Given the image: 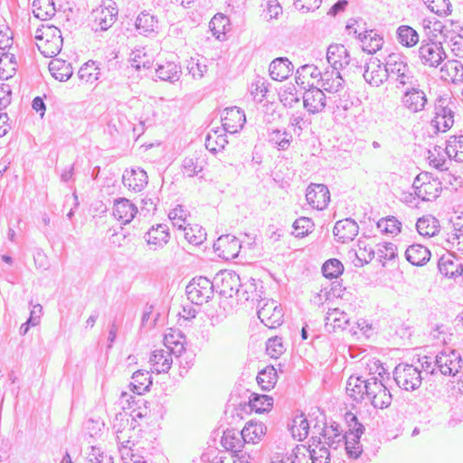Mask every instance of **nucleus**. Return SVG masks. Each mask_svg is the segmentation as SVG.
I'll return each instance as SVG.
<instances>
[{"label":"nucleus","instance_id":"obj_59","mask_svg":"<svg viewBox=\"0 0 463 463\" xmlns=\"http://www.w3.org/2000/svg\"><path fill=\"white\" fill-rule=\"evenodd\" d=\"M376 254L381 262L393 260L397 253V247L392 242H384L377 245Z\"/></svg>","mask_w":463,"mask_h":463},{"label":"nucleus","instance_id":"obj_9","mask_svg":"<svg viewBox=\"0 0 463 463\" xmlns=\"http://www.w3.org/2000/svg\"><path fill=\"white\" fill-rule=\"evenodd\" d=\"M455 103L449 98H439L435 103V118L433 123L437 129L446 132L454 124Z\"/></svg>","mask_w":463,"mask_h":463},{"label":"nucleus","instance_id":"obj_15","mask_svg":"<svg viewBox=\"0 0 463 463\" xmlns=\"http://www.w3.org/2000/svg\"><path fill=\"white\" fill-rule=\"evenodd\" d=\"M306 199L314 209L324 210L330 202V193L325 184H311L307 189Z\"/></svg>","mask_w":463,"mask_h":463},{"label":"nucleus","instance_id":"obj_41","mask_svg":"<svg viewBox=\"0 0 463 463\" xmlns=\"http://www.w3.org/2000/svg\"><path fill=\"white\" fill-rule=\"evenodd\" d=\"M416 228L420 235L432 237L439 232V224L435 217L427 215L418 219Z\"/></svg>","mask_w":463,"mask_h":463},{"label":"nucleus","instance_id":"obj_43","mask_svg":"<svg viewBox=\"0 0 463 463\" xmlns=\"http://www.w3.org/2000/svg\"><path fill=\"white\" fill-rule=\"evenodd\" d=\"M204 167V161L200 159L197 155H192L184 157L182 164L183 173L188 177H194L199 175Z\"/></svg>","mask_w":463,"mask_h":463},{"label":"nucleus","instance_id":"obj_36","mask_svg":"<svg viewBox=\"0 0 463 463\" xmlns=\"http://www.w3.org/2000/svg\"><path fill=\"white\" fill-rule=\"evenodd\" d=\"M407 260L414 266H422L430 260V252L421 244H413L405 251Z\"/></svg>","mask_w":463,"mask_h":463},{"label":"nucleus","instance_id":"obj_34","mask_svg":"<svg viewBox=\"0 0 463 463\" xmlns=\"http://www.w3.org/2000/svg\"><path fill=\"white\" fill-rule=\"evenodd\" d=\"M294 66L287 58H277L269 65L270 77L275 80H286L293 71Z\"/></svg>","mask_w":463,"mask_h":463},{"label":"nucleus","instance_id":"obj_27","mask_svg":"<svg viewBox=\"0 0 463 463\" xmlns=\"http://www.w3.org/2000/svg\"><path fill=\"white\" fill-rule=\"evenodd\" d=\"M137 213V206L128 199L118 198L114 202L113 215L123 223L130 222Z\"/></svg>","mask_w":463,"mask_h":463},{"label":"nucleus","instance_id":"obj_61","mask_svg":"<svg viewBox=\"0 0 463 463\" xmlns=\"http://www.w3.org/2000/svg\"><path fill=\"white\" fill-rule=\"evenodd\" d=\"M186 69L194 80H200L207 71V65L200 62L199 60L191 58L189 61H187Z\"/></svg>","mask_w":463,"mask_h":463},{"label":"nucleus","instance_id":"obj_30","mask_svg":"<svg viewBox=\"0 0 463 463\" xmlns=\"http://www.w3.org/2000/svg\"><path fill=\"white\" fill-rule=\"evenodd\" d=\"M309 455L311 463H330V452L326 445H323L322 438L312 436L310 439Z\"/></svg>","mask_w":463,"mask_h":463},{"label":"nucleus","instance_id":"obj_56","mask_svg":"<svg viewBox=\"0 0 463 463\" xmlns=\"http://www.w3.org/2000/svg\"><path fill=\"white\" fill-rule=\"evenodd\" d=\"M285 347L280 337L275 336L268 339L266 344L267 354L271 358L278 359L285 352Z\"/></svg>","mask_w":463,"mask_h":463},{"label":"nucleus","instance_id":"obj_32","mask_svg":"<svg viewBox=\"0 0 463 463\" xmlns=\"http://www.w3.org/2000/svg\"><path fill=\"white\" fill-rule=\"evenodd\" d=\"M368 379H363L361 376L352 375L346 383V393L354 402H360L365 400Z\"/></svg>","mask_w":463,"mask_h":463},{"label":"nucleus","instance_id":"obj_54","mask_svg":"<svg viewBox=\"0 0 463 463\" xmlns=\"http://www.w3.org/2000/svg\"><path fill=\"white\" fill-rule=\"evenodd\" d=\"M345 420L349 428V430L345 432V438L360 439L364 430V425L358 421L357 417L353 413H346Z\"/></svg>","mask_w":463,"mask_h":463},{"label":"nucleus","instance_id":"obj_48","mask_svg":"<svg viewBox=\"0 0 463 463\" xmlns=\"http://www.w3.org/2000/svg\"><path fill=\"white\" fill-rule=\"evenodd\" d=\"M273 399L266 394L251 393L249 401V406L251 411L258 413L268 411L272 408Z\"/></svg>","mask_w":463,"mask_h":463},{"label":"nucleus","instance_id":"obj_33","mask_svg":"<svg viewBox=\"0 0 463 463\" xmlns=\"http://www.w3.org/2000/svg\"><path fill=\"white\" fill-rule=\"evenodd\" d=\"M440 78L452 83L463 82V65L458 61H448L440 69Z\"/></svg>","mask_w":463,"mask_h":463},{"label":"nucleus","instance_id":"obj_57","mask_svg":"<svg viewBox=\"0 0 463 463\" xmlns=\"http://www.w3.org/2000/svg\"><path fill=\"white\" fill-rule=\"evenodd\" d=\"M216 134L217 132H214V136L208 134L205 138V147L214 154L222 150L228 143L225 137L222 135L216 136Z\"/></svg>","mask_w":463,"mask_h":463},{"label":"nucleus","instance_id":"obj_53","mask_svg":"<svg viewBox=\"0 0 463 463\" xmlns=\"http://www.w3.org/2000/svg\"><path fill=\"white\" fill-rule=\"evenodd\" d=\"M377 227L385 233L396 235L401 232L402 222L394 216H388L380 219Z\"/></svg>","mask_w":463,"mask_h":463},{"label":"nucleus","instance_id":"obj_13","mask_svg":"<svg viewBox=\"0 0 463 463\" xmlns=\"http://www.w3.org/2000/svg\"><path fill=\"white\" fill-rule=\"evenodd\" d=\"M364 78L365 81L373 87L381 86L389 78L386 62L383 66V63L378 58L371 57L366 62Z\"/></svg>","mask_w":463,"mask_h":463},{"label":"nucleus","instance_id":"obj_2","mask_svg":"<svg viewBox=\"0 0 463 463\" xmlns=\"http://www.w3.org/2000/svg\"><path fill=\"white\" fill-rule=\"evenodd\" d=\"M37 47L45 57H54L61 50L63 39L61 30L53 25L43 24L35 34Z\"/></svg>","mask_w":463,"mask_h":463},{"label":"nucleus","instance_id":"obj_25","mask_svg":"<svg viewBox=\"0 0 463 463\" xmlns=\"http://www.w3.org/2000/svg\"><path fill=\"white\" fill-rule=\"evenodd\" d=\"M318 82H320L321 88L331 93L338 92L344 87L340 71L334 68H327L325 71H321Z\"/></svg>","mask_w":463,"mask_h":463},{"label":"nucleus","instance_id":"obj_47","mask_svg":"<svg viewBox=\"0 0 463 463\" xmlns=\"http://www.w3.org/2000/svg\"><path fill=\"white\" fill-rule=\"evenodd\" d=\"M398 42L406 47H412L419 43L418 33L409 25H401L397 29Z\"/></svg>","mask_w":463,"mask_h":463},{"label":"nucleus","instance_id":"obj_16","mask_svg":"<svg viewBox=\"0 0 463 463\" xmlns=\"http://www.w3.org/2000/svg\"><path fill=\"white\" fill-rule=\"evenodd\" d=\"M246 122L244 112L237 107L226 108L222 115L223 129L231 134L241 130Z\"/></svg>","mask_w":463,"mask_h":463},{"label":"nucleus","instance_id":"obj_37","mask_svg":"<svg viewBox=\"0 0 463 463\" xmlns=\"http://www.w3.org/2000/svg\"><path fill=\"white\" fill-rule=\"evenodd\" d=\"M49 71L52 77L59 81L68 80L73 70L70 63L61 59H54L49 63Z\"/></svg>","mask_w":463,"mask_h":463},{"label":"nucleus","instance_id":"obj_21","mask_svg":"<svg viewBox=\"0 0 463 463\" xmlns=\"http://www.w3.org/2000/svg\"><path fill=\"white\" fill-rule=\"evenodd\" d=\"M362 50L369 54L376 53L383 48V37L374 29H364L357 35Z\"/></svg>","mask_w":463,"mask_h":463},{"label":"nucleus","instance_id":"obj_39","mask_svg":"<svg viewBox=\"0 0 463 463\" xmlns=\"http://www.w3.org/2000/svg\"><path fill=\"white\" fill-rule=\"evenodd\" d=\"M157 77L165 81L175 82L180 79L182 71L179 65L173 61H165L156 69Z\"/></svg>","mask_w":463,"mask_h":463},{"label":"nucleus","instance_id":"obj_28","mask_svg":"<svg viewBox=\"0 0 463 463\" xmlns=\"http://www.w3.org/2000/svg\"><path fill=\"white\" fill-rule=\"evenodd\" d=\"M222 446L233 453L242 451L246 444H249L241 430H227L223 432L222 439Z\"/></svg>","mask_w":463,"mask_h":463},{"label":"nucleus","instance_id":"obj_11","mask_svg":"<svg viewBox=\"0 0 463 463\" xmlns=\"http://www.w3.org/2000/svg\"><path fill=\"white\" fill-rule=\"evenodd\" d=\"M214 287L226 298L237 295L241 286L240 276L233 270H221L214 277Z\"/></svg>","mask_w":463,"mask_h":463},{"label":"nucleus","instance_id":"obj_1","mask_svg":"<svg viewBox=\"0 0 463 463\" xmlns=\"http://www.w3.org/2000/svg\"><path fill=\"white\" fill-rule=\"evenodd\" d=\"M386 68L391 80L395 83L397 89L417 85L418 79L411 70L404 57L400 53H391L386 58Z\"/></svg>","mask_w":463,"mask_h":463},{"label":"nucleus","instance_id":"obj_4","mask_svg":"<svg viewBox=\"0 0 463 463\" xmlns=\"http://www.w3.org/2000/svg\"><path fill=\"white\" fill-rule=\"evenodd\" d=\"M214 280L211 281L205 277L193 279L186 286L188 299L196 305L207 303L213 296Z\"/></svg>","mask_w":463,"mask_h":463},{"label":"nucleus","instance_id":"obj_50","mask_svg":"<svg viewBox=\"0 0 463 463\" xmlns=\"http://www.w3.org/2000/svg\"><path fill=\"white\" fill-rule=\"evenodd\" d=\"M78 76L84 82L93 83L99 79V69L94 61H90L80 68Z\"/></svg>","mask_w":463,"mask_h":463},{"label":"nucleus","instance_id":"obj_20","mask_svg":"<svg viewBox=\"0 0 463 463\" xmlns=\"http://www.w3.org/2000/svg\"><path fill=\"white\" fill-rule=\"evenodd\" d=\"M358 224L351 218L336 222L333 230V233L336 241L342 243L353 241L358 234Z\"/></svg>","mask_w":463,"mask_h":463},{"label":"nucleus","instance_id":"obj_62","mask_svg":"<svg viewBox=\"0 0 463 463\" xmlns=\"http://www.w3.org/2000/svg\"><path fill=\"white\" fill-rule=\"evenodd\" d=\"M168 217L172 221L174 226L181 230H184V228H186V211L181 205L173 209L169 213Z\"/></svg>","mask_w":463,"mask_h":463},{"label":"nucleus","instance_id":"obj_22","mask_svg":"<svg viewBox=\"0 0 463 463\" xmlns=\"http://www.w3.org/2000/svg\"><path fill=\"white\" fill-rule=\"evenodd\" d=\"M146 172L139 167L125 170L122 175L123 184L134 192L142 191L147 184Z\"/></svg>","mask_w":463,"mask_h":463},{"label":"nucleus","instance_id":"obj_49","mask_svg":"<svg viewBox=\"0 0 463 463\" xmlns=\"http://www.w3.org/2000/svg\"><path fill=\"white\" fill-rule=\"evenodd\" d=\"M33 14L41 20H46L55 14V6L52 0H34L33 3Z\"/></svg>","mask_w":463,"mask_h":463},{"label":"nucleus","instance_id":"obj_19","mask_svg":"<svg viewBox=\"0 0 463 463\" xmlns=\"http://www.w3.org/2000/svg\"><path fill=\"white\" fill-rule=\"evenodd\" d=\"M327 62L331 68L335 70H343L350 64V54L343 44H330L326 52Z\"/></svg>","mask_w":463,"mask_h":463},{"label":"nucleus","instance_id":"obj_55","mask_svg":"<svg viewBox=\"0 0 463 463\" xmlns=\"http://www.w3.org/2000/svg\"><path fill=\"white\" fill-rule=\"evenodd\" d=\"M344 271L342 262L336 259L326 260L322 267V273L327 279H335Z\"/></svg>","mask_w":463,"mask_h":463},{"label":"nucleus","instance_id":"obj_45","mask_svg":"<svg viewBox=\"0 0 463 463\" xmlns=\"http://www.w3.org/2000/svg\"><path fill=\"white\" fill-rule=\"evenodd\" d=\"M309 423L303 413L297 415L289 425V430L293 438L298 440H302L307 437Z\"/></svg>","mask_w":463,"mask_h":463},{"label":"nucleus","instance_id":"obj_58","mask_svg":"<svg viewBox=\"0 0 463 463\" xmlns=\"http://www.w3.org/2000/svg\"><path fill=\"white\" fill-rule=\"evenodd\" d=\"M428 8L438 15H447L450 13L449 0H423Z\"/></svg>","mask_w":463,"mask_h":463},{"label":"nucleus","instance_id":"obj_42","mask_svg":"<svg viewBox=\"0 0 463 463\" xmlns=\"http://www.w3.org/2000/svg\"><path fill=\"white\" fill-rule=\"evenodd\" d=\"M152 381L148 372L137 371L132 375V382L129 384L131 391L138 395L148 391Z\"/></svg>","mask_w":463,"mask_h":463},{"label":"nucleus","instance_id":"obj_31","mask_svg":"<svg viewBox=\"0 0 463 463\" xmlns=\"http://www.w3.org/2000/svg\"><path fill=\"white\" fill-rule=\"evenodd\" d=\"M342 431L337 423L325 426L320 433L324 439L323 445H327V447L334 449H338L344 443L346 437V434H343Z\"/></svg>","mask_w":463,"mask_h":463},{"label":"nucleus","instance_id":"obj_46","mask_svg":"<svg viewBox=\"0 0 463 463\" xmlns=\"http://www.w3.org/2000/svg\"><path fill=\"white\" fill-rule=\"evenodd\" d=\"M278 380L277 371L272 365L266 366L257 376V382L262 390L269 391Z\"/></svg>","mask_w":463,"mask_h":463},{"label":"nucleus","instance_id":"obj_6","mask_svg":"<svg viewBox=\"0 0 463 463\" xmlns=\"http://www.w3.org/2000/svg\"><path fill=\"white\" fill-rule=\"evenodd\" d=\"M438 371L446 376H455L463 369V360L456 350L444 349L435 356Z\"/></svg>","mask_w":463,"mask_h":463},{"label":"nucleus","instance_id":"obj_44","mask_svg":"<svg viewBox=\"0 0 463 463\" xmlns=\"http://www.w3.org/2000/svg\"><path fill=\"white\" fill-rule=\"evenodd\" d=\"M446 154L456 162L463 163V136L449 137L447 141Z\"/></svg>","mask_w":463,"mask_h":463},{"label":"nucleus","instance_id":"obj_10","mask_svg":"<svg viewBox=\"0 0 463 463\" xmlns=\"http://www.w3.org/2000/svg\"><path fill=\"white\" fill-rule=\"evenodd\" d=\"M258 302V317L260 321L269 328H276L280 326L283 321V310L274 299Z\"/></svg>","mask_w":463,"mask_h":463},{"label":"nucleus","instance_id":"obj_14","mask_svg":"<svg viewBox=\"0 0 463 463\" xmlns=\"http://www.w3.org/2000/svg\"><path fill=\"white\" fill-rule=\"evenodd\" d=\"M419 57L422 64L436 68L441 63L447 55L440 43L434 42H423L419 48Z\"/></svg>","mask_w":463,"mask_h":463},{"label":"nucleus","instance_id":"obj_63","mask_svg":"<svg viewBox=\"0 0 463 463\" xmlns=\"http://www.w3.org/2000/svg\"><path fill=\"white\" fill-rule=\"evenodd\" d=\"M132 55L133 57L131 58V66L137 71H139L142 68H151L153 61L146 56L145 52L142 51H137L136 52H133Z\"/></svg>","mask_w":463,"mask_h":463},{"label":"nucleus","instance_id":"obj_7","mask_svg":"<svg viewBox=\"0 0 463 463\" xmlns=\"http://www.w3.org/2000/svg\"><path fill=\"white\" fill-rule=\"evenodd\" d=\"M94 18L92 29L95 32L107 31L117 21L118 7L114 1L105 0L92 12Z\"/></svg>","mask_w":463,"mask_h":463},{"label":"nucleus","instance_id":"obj_64","mask_svg":"<svg viewBox=\"0 0 463 463\" xmlns=\"http://www.w3.org/2000/svg\"><path fill=\"white\" fill-rule=\"evenodd\" d=\"M392 401V396L389 389L385 386L382 392H380L371 404L376 409L388 408Z\"/></svg>","mask_w":463,"mask_h":463},{"label":"nucleus","instance_id":"obj_35","mask_svg":"<svg viewBox=\"0 0 463 463\" xmlns=\"http://www.w3.org/2000/svg\"><path fill=\"white\" fill-rule=\"evenodd\" d=\"M172 355L174 354L163 349L155 350L149 360L152 369L157 373H167L173 364Z\"/></svg>","mask_w":463,"mask_h":463},{"label":"nucleus","instance_id":"obj_23","mask_svg":"<svg viewBox=\"0 0 463 463\" xmlns=\"http://www.w3.org/2000/svg\"><path fill=\"white\" fill-rule=\"evenodd\" d=\"M166 224L160 223L152 227L144 236L146 241L153 250L162 249L169 241L170 234Z\"/></svg>","mask_w":463,"mask_h":463},{"label":"nucleus","instance_id":"obj_29","mask_svg":"<svg viewBox=\"0 0 463 463\" xmlns=\"http://www.w3.org/2000/svg\"><path fill=\"white\" fill-rule=\"evenodd\" d=\"M350 323L349 316L339 308L329 309L325 317V326L328 332L345 330Z\"/></svg>","mask_w":463,"mask_h":463},{"label":"nucleus","instance_id":"obj_51","mask_svg":"<svg viewBox=\"0 0 463 463\" xmlns=\"http://www.w3.org/2000/svg\"><path fill=\"white\" fill-rule=\"evenodd\" d=\"M292 136L279 129L272 130L269 134V142L278 146L279 150L287 149L291 142Z\"/></svg>","mask_w":463,"mask_h":463},{"label":"nucleus","instance_id":"obj_26","mask_svg":"<svg viewBox=\"0 0 463 463\" xmlns=\"http://www.w3.org/2000/svg\"><path fill=\"white\" fill-rule=\"evenodd\" d=\"M438 267L445 277L457 278L462 274L463 261L453 254L443 255L439 260Z\"/></svg>","mask_w":463,"mask_h":463},{"label":"nucleus","instance_id":"obj_24","mask_svg":"<svg viewBox=\"0 0 463 463\" xmlns=\"http://www.w3.org/2000/svg\"><path fill=\"white\" fill-rule=\"evenodd\" d=\"M321 71L313 64H305L297 70L296 83L303 90L314 87L315 80L318 82Z\"/></svg>","mask_w":463,"mask_h":463},{"label":"nucleus","instance_id":"obj_38","mask_svg":"<svg viewBox=\"0 0 463 463\" xmlns=\"http://www.w3.org/2000/svg\"><path fill=\"white\" fill-rule=\"evenodd\" d=\"M236 296L240 300L243 301H251L257 303H262L263 301L261 298V291L258 290L257 283L253 279L244 284H241Z\"/></svg>","mask_w":463,"mask_h":463},{"label":"nucleus","instance_id":"obj_12","mask_svg":"<svg viewBox=\"0 0 463 463\" xmlns=\"http://www.w3.org/2000/svg\"><path fill=\"white\" fill-rule=\"evenodd\" d=\"M303 107L308 114H318L326 107V97L324 91L317 86L309 87L302 95Z\"/></svg>","mask_w":463,"mask_h":463},{"label":"nucleus","instance_id":"obj_18","mask_svg":"<svg viewBox=\"0 0 463 463\" xmlns=\"http://www.w3.org/2000/svg\"><path fill=\"white\" fill-rule=\"evenodd\" d=\"M135 28L143 36H155L158 33L159 22L156 15L148 11H142L136 18Z\"/></svg>","mask_w":463,"mask_h":463},{"label":"nucleus","instance_id":"obj_3","mask_svg":"<svg viewBox=\"0 0 463 463\" xmlns=\"http://www.w3.org/2000/svg\"><path fill=\"white\" fill-rule=\"evenodd\" d=\"M422 372L413 364L401 363L393 370V379L396 384L405 391H415L422 382Z\"/></svg>","mask_w":463,"mask_h":463},{"label":"nucleus","instance_id":"obj_60","mask_svg":"<svg viewBox=\"0 0 463 463\" xmlns=\"http://www.w3.org/2000/svg\"><path fill=\"white\" fill-rule=\"evenodd\" d=\"M384 387L385 384L383 383L382 380H379L377 377L372 376L368 378L365 400L370 402L371 403L373 400H374L375 397H377L378 393L382 392V390Z\"/></svg>","mask_w":463,"mask_h":463},{"label":"nucleus","instance_id":"obj_5","mask_svg":"<svg viewBox=\"0 0 463 463\" xmlns=\"http://www.w3.org/2000/svg\"><path fill=\"white\" fill-rule=\"evenodd\" d=\"M415 194L422 201H433L439 197L442 186L438 178H434L429 173H421L417 175L413 184Z\"/></svg>","mask_w":463,"mask_h":463},{"label":"nucleus","instance_id":"obj_40","mask_svg":"<svg viewBox=\"0 0 463 463\" xmlns=\"http://www.w3.org/2000/svg\"><path fill=\"white\" fill-rule=\"evenodd\" d=\"M184 336L180 334L169 333L165 335L164 344L166 351L173 354L175 357H181L184 353Z\"/></svg>","mask_w":463,"mask_h":463},{"label":"nucleus","instance_id":"obj_8","mask_svg":"<svg viewBox=\"0 0 463 463\" xmlns=\"http://www.w3.org/2000/svg\"><path fill=\"white\" fill-rule=\"evenodd\" d=\"M401 104L407 111L417 114L425 110L428 105V98L423 90L417 85L408 86L401 97Z\"/></svg>","mask_w":463,"mask_h":463},{"label":"nucleus","instance_id":"obj_52","mask_svg":"<svg viewBox=\"0 0 463 463\" xmlns=\"http://www.w3.org/2000/svg\"><path fill=\"white\" fill-rule=\"evenodd\" d=\"M248 443H255L264 434V426L261 423L248 422L241 430Z\"/></svg>","mask_w":463,"mask_h":463},{"label":"nucleus","instance_id":"obj_17","mask_svg":"<svg viewBox=\"0 0 463 463\" xmlns=\"http://www.w3.org/2000/svg\"><path fill=\"white\" fill-rule=\"evenodd\" d=\"M213 248L215 251H220L219 256L230 260L238 256L241 246V241L235 236L225 234L218 238Z\"/></svg>","mask_w":463,"mask_h":463}]
</instances>
